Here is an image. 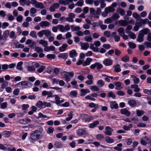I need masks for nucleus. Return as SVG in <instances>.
<instances>
[{
  "mask_svg": "<svg viewBox=\"0 0 151 151\" xmlns=\"http://www.w3.org/2000/svg\"><path fill=\"white\" fill-rule=\"evenodd\" d=\"M84 39L85 41L88 42H92L93 41V38L91 36H86L84 37Z\"/></svg>",
  "mask_w": 151,
  "mask_h": 151,
  "instance_id": "35",
  "label": "nucleus"
},
{
  "mask_svg": "<svg viewBox=\"0 0 151 151\" xmlns=\"http://www.w3.org/2000/svg\"><path fill=\"white\" fill-rule=\"evenodd\" d=\"M103 63L106 66H109L112 64L113 61L110 59L107 58L103 61Z\"/></svg>",
  "mask_w": 151,
  "mask_h": 151,
  "instance_id": "9",
  "label": "nucleus"
},
{
  "mask_svg": "<svg viewBox=\"0 0 151 151\" xmlns=\"http://www.w3.org/2000/svg\"><path fill=\"white\" fill-rule=\"evenodd\" d=\"M104 10H105V11L106 12L108 13L110 12H114L115 10V9L111 6L106 7Z\"/></svg>",
  "mask_w": 151,
  "mask_h": 151,
  "instance_id": "23",
  "label": "nucleus"
},
{
  "mask_svg": "<svg viewBox=\"0 0 151 151\" xmlns=\"http://www.w3.org/2000/svg\"><path fill=\"white\" fill-rule=\"evenodd\" d=\"M54 146L56 148H61L63 147V145L61 142L59 141H56L55 142Z\"/></svg>",
  "mask_w": 151,
  "mask_h": 151,
  "instance_id": "22",
  "label": "nucleus"
},
{
  "mask_svg": "<svg viewBox=\"0 0 151 151\" xmlns=\"http://www.w3.org/2000/svg\"><path fill=\"white\" fill-rule=\"evenodd\" d=\"M122 143H119L116 146L114 147V149L118 151H121L122 150Z\"/></svg>",
  "mask_w": 151,
  "mask_h": 151,
  "instance_id": "33",
  "label": "nucleus"
},
{
  "mask_svg": "<svg viewBox=\"0 0 151 151\" xmlns=\"http://www.w3.org/2000/svg\"><path fill=\"white\" fill-rule=\"evenodd\" d=\"M40 25L42 28L48 27L49 23L47 21H44L41 22L40 24Z\"/></svg>",
  "mask_w": 151,
  "mask_h": 151,
  "instance_id": "20",
  "label": "nucleus"
},
{
  "mask_svg": "<svg viewBox=\"0 0 151 151\" xmlns=\"http://www.w3.org/2000/svg\"><path fill=\"white\" fill-rule=\"evenodd\" d=\"M118 32H119V35L122 36L125 34L124 29L122 28H120L117 29Z\"/></svg>",
  "mask_w": 151,
  "mask_h": 151,
  "instance_id": "57",
  "label": "nucleus"
},
{
  "mask_svg": "<svg viewBox=\"0 0 151 151\" xmlns=\"http://www.w3.org/2000/svg\"><path fill=\"white\" fill-rule=\"evenodd\" d=\"M3 134L5 137H8L10 136L12 133L10 131H5L3 132Z\"/></svg>",
  "mask_w": 151,
  "mask_h": 151,
  "instance_id": "61",
  "label": "nucleus"
},
{
  "mask_svg": "<svg viewBox=\"0 0 151 151\" xmlns=\"http://www.w3.org/2000/svg\"><path fill=\"white\" fill-rule=\"evenodd\" d=\"M116 12L117 13L122 16L124 15L125 14V12L124 10L121 8H118L116 10Z\"/></svg>",
  "mask_w": 151,
  "mask_h": 151,
  "instance_id": "27",
  "label": "nucleus"
},
{
  "mask_svg": "<svg viewBox=\"0 0 151 151\" xmlns=\"http://www.w3.org/2000/svg\"><path fill=\"white\" fill-rule=\"evenodd\" d=\"M83 3L84 1L83 0H79L75 4V5L78 6H81L83 5Z\"/></svg>",
  "mask_w": 151,
  "mask_h": 151,
  "instance_id": "55",
  "label": "nucleus"
},
{
  "mask_svg": "<svg viewBox=\"0 0 151 151\" xmlns=\"http://www.w3.org/2000/svg\"><path fill=\"white\" fill-rule=\"evenodd\" d=\"M136 113L137 115L139 116L144 114V112L142 110H137Z\"/></svg>",
  "mask_w": 151,
  "mask_h": 151,
  "instance_id": "62",
  "label": "nucleus"
},
{
  "mask_svg": "<svg viewBox=\"0 0 151 151\" xmlns=\"http://www.w3.org/2000/svg\"><path fill=\"white\" fill-rule=\"evenodd\" d=\"M68 54L66 53H62L59 54L58 57L59 58H62L66 60L68 58Z\"/></svg>",
  "mask_w": 151,
  "mask_h": 151,
  "instance_id": "38",
  "label": "nucleus"
},
{
  "mask_svg": "<svg viewBox=\"0 0 151 151\" xmlns=\"http://www.w3.org/2000/svg\"><path fill=\"white\" fill-rule=\"evenodd\" d=\"M128 35L132 39H135L136 38V36L135 34L132 32H130L128 33H127Z\"/></svg>",
  "mask_w": 151,
  "mask_h": 151,
  "instance_id": "60",
  "label": "nucleus"
},
{
  "mask_svg": "<svg viewBox=\"0 0 151 151\" xmlns=\"http://www.w3.org/2000/svg\"><path fill=\"white\" fill-rule=\"evenodd\" d=\"M90 88L92 91H99L100 90L98 86H91Z\"/></svg>",
  "mask_w": 151,
  "mask_h": 151,
  "instance_id": "63",
  "label": "nucleus"
},
{
  "mask_svg": "<svg viewBox=\"0 0 151 151\" xmlns=\"http://www.w3.org/2000/svg\"><path fill=\"white\" fill-rule=\"evenodd\" d=\"M110 106L111 109H117L118 108V105L115 101H111L110 103Z\"/></svg>",
  "mask_w": 151,
  "mask_h": 151,
  "instance_id": "17",
  "label": "nucleus"
},
{
  "mask_svg": "<svg viewBox=\"0 0 151 151\" xmlns=\"http://www.w3.org/2000/svg\"><path fill=\"white\" fill-rule=\"evenodd\" d=\"M59 4L67 5L69 4L68 0H60L58 1Z\"/></svg>",
  "mask_w": 151,
  "mask_h": 151,
  "instance_id": "31",
  "label": "nucleus"
},
{
  "mask_svg": "<svg viewBox=\"0 0 151 151\" xmlns=\"http://www.w3.org/2000/svg\"><path fill=\"white\" fill-rule=\"evenodd\" d=\"M20 84L22 86H25L26 88H30L32 85V84L31 83L26 81L20 82L18 84Z\"/></svg>",
  "mask_w": 151,
  "mask_h": 151,
  "instance_id": "7",
  "label": "nucleus"
},
{
  "mask_svg": "<svg viewBox=\"0 0 151 151\" xmlns=\"http://www.w3.org/2000/svg\"><path fill=\"white\" fill-rule=\"evenodd\" d=\"M114 84L116 86L115 89L116 90H121L122 88V83L118 81L114 83Z\"/></svg>",
  "mask_w": 151,
  "mask_h": 151,
  "instance_id": "24",
  "label": "nucleus"
},
{
  "mask_svg": "<svg viewBox=\"0 0 151 151\" xmlns=\"http://www.w3.org/2000/svg\"><path fill=\"white\" fill-rule=\"evenodd\" d=\"M43 102L41 101H38L36 104V106L40 108H43Z\"/></svg>",
  "mask_w": 151,
  "mask_h": 151,
  "instance_id": "42",
  "label": "nucleus"
},
{
  "mask_svg": "<svg viewBox=\"0 0 151 151\" xmlns=\"http://www.w3.org/2000/svg\"><path fill=\"white\" fill-rule=\"evenodd\" d=\"M144 37L143 35L140 33L138 36L137 41L139 42H142L144 40Z\"/></svg>",
  "mask_w": 151,
  "mask_h": 151,
  "instance_id": "34",
  "label": "nucleus"
},
{
  "mask_svg": "<svg viewBox=\"0 0 151 151\" xmlns=\"http://www.w3.org/2000/svg\"><path fill=\"white\" fill-rule=\"evenodd\" d=\"M118 23L120 25L123 26H126L128 24L127 22V21L123 20H119Z\"/></svg>",
  "mask_w": 151,
  "mask_h": 151,
  "instance_id": "32",
  "label": "nucleus"
},
{
  "mask_svg": "<svg viewBox=\"0 0 151 151\" xmlns=\"http://www.w3.org/2000/svg\"><path fill=\"white\" fill-rule=\"evenodd\" d=\"M53 97H55V103L58 105L60 103H63L64 101V100L63 99L60 100V98L57 95H54Z\"/></svg>",
  "mask_w": 151,
  "mask_h": 151,
  "instance_id": "10",
  "label": "nucleus"
},
{
  "mask_svg": "<svg viewBox=\"0 0 151 151\" xmlns=\"http://www.w3.org/2000/svg\"><path fill=\"white\" fill-rule=\"evenodd\" d=\"M43 31L44 35H45L46 37H49L51 35V32L49 30L45 29L43 30Z\"/></svg>",
  "mask_w": 151,
  "mask_h": 151,
  "instance_id": "41",
  "label": "nucleus"
},
{
  "mask_svg": "<svg viewBox=\"0 0 151 151\" xmlns=\"http://www.w3.org/2000/svg\"><path fill=\"white\" fill-rule=\"evenodd\" d=\"M105 140L107 142L109 143H112L114 142V140L109 137H106L105 138Z\"/></svg>",
  "mask_w": 151,
  "mask_h": 151,
  "instance_id": "48",
  "label": "nucleus"
},
{
  "mask_svg": "<svg viewBox=\"0 0 151 151\" xmlns=\"http://www.w3.org/2000/svg\"><path fill=\"white\" fill-rule=\"evenodd\" d=\"M90 68L92 69H94L96 68L97 70H99L102 68L103 66V65L99 62H96L93 64L91 65Z\"/></svg>",
  "mask_w": 151,
  "mask_h": 151,
  "instance_id": "6",
  "label": "nucleus"
},
{
  "mask_svg": "<svg viewBox=\"0 0 151 151\" xmlns=\"http://www.w3.org/2000/svg\"><path fill=\"white\" fill-rule=\"evenodd\" d=\"M68 45L66 44H63L61 47L59 48V50L60 52H64L66 50V48L67 47Z\"/></svg>",
  "mask_w": 151,
  "mask_h": 151,
  "instance_id": "44",
  "label": "nucleus"
},
{
  "mask_svg": "<svg viewBox=\"0 0 151 151\" xmlns=\"http://www.w3.org/2000/svg\"><path fill=\"white\" fill-rule=\"evenodd\" d=\"M80 117L85 122H90L93 119L92 116H89L87 114H81L80 115Z\"/></svg>",
  "mask_w": 151,
  "mask_h": 151,
  "instance_id": "5",
  "label": "nucleus"
},
{
  "mask_svg": "<svg viewBox=\"0 0 151 151\" xmlns=\"http://www.w3.org/2000/svg\"><path fill=\"white\" fill-rule=\"evenodd\" d=\"M8 145L7 144L3 145L1 144H0V149L2 150H7Z\"/></svg>",
  "mask_w": 151,
  "mask_h": 151,
  "instance_id": "59",
  "label": "nucleus"
},
{
  "mask_svg": "<svg viewBox=\"0 0 151 151\" xmlns=\"http://www.w3.org/2000/svg\"><path fill=\"white\" fill-rule=\"evenodd\" d=\"M23 63L22 62H19L18 63L17 66V69L19 70H22V65Z\"/></svg>",
  "mask_w": 151,
  "mask_h": 151,
  "instance_id": "53",
  "label": "nucleus"
},
{
  "mask_svg": "<svg viewBox=\"0 0 151 151\" xmlns=\"http://www.w3.org/2000/svg\"><path fill=\"white\" fill-rule=\"evenodd\" d=\"M97 85L99 87H101L104 85V83L102 80H99L98 81Z\"/></svg>",
  "mask_w": 151,
  "mask_h": 151,
  "instance_id": "49",
  "label": "nucleus"
},
{
  "mask_svg": "<svg viewBox=\"0 0 151 151\" xmlns=\"http://www.w3.org/2000/svg\"><path fill=\"white\" fill-rule=\"evenodd\" d=\"M129 58L127 55H126L125 56L123 57L122 59V60L124 62H127L129 61Z\"/></svg>",
  "mask_w": 151,
  "mask_h": 151,
  "instance_id": "51",
  "label": "nucleus"
},
{
  "mask_svg": "<svg viewBox=\"0 0 151 151\" xmlns=\"http://www.w3.org/2000/svg\"><path fill=\"white\" fill-rule=\"evenodd\" d=\"M143 92L145 93L148 95H151V88L150 90L147 89H144L143 90Z\"/></svg>",
  "mask_w": 151,
  "mask_h": 151,
  "instance_id": "64",
  "label": "nucleus"
},
{
  "mask_svg": "<svg viewBox=\"0 0 151 151\" xmlns=\"http://www.w3.org/2000/svg\"><path fill=\"white\" fill-rule=\"evenodd\" d=\"M31 16L32 17H34L36 16L35 14L37 13V10L34 7L32 8L30 10Z\"/></svg>",
  "mask_w": 151,
  "mask_h": 151,
  "instance_id": "29",
  "label": "nucleus"
},
{
  "mask_svg": "<svg viewBox=\"0 0 151 151\" xmlns=\"http://www.w3.org/2000/svg\"><path fill=\"white\" fill-rule=\"evenodd\" d=\"M114 20L111 17L107 18L104 20V23L106 24H109L112 23L114 22Z\"/></svg>",
  "mask_w": 151,
  "mask_h": 151,
  "instance_id": "37",
  "label": "nucleus"
},
{
  "mask_svg": "<svg viewBox=\"0 0 151 151\" xmlns=\"http://www.w3.org/2000/svg\"><path fill=\"white\" fill-rule=\"evenodd\" d=\"M77 91H71L70 93V96L72 98L75 97L77 95Z\"/></svg>",
  "mask_w": 151,
  "mask_h": 151,
  "instance_id": "43",
  "label": "nucleus"
},
{
  "mask_svg": "<svg viewBox=\"0 0 151 151\" xmlns=\"http://www.w3.org/2000/svg\"><path fill=\"white\" fill-rule=\"evenodd\" d=\"M7 150H8L9 151H16V149L15 147L8 145L7 147Z\"/></svg>",
  "mask_w": 151,
  "mask_h": 151,
  "instance_id": "52",
  "label": "nucleus"
},
{
  "mask_svg": "<svg viewBox=\"0 0 151 151\" xmlns=\"http://www.w3.org/2000/svg\"><path fill=\"white\" fill-rule=\"evenodd\" d=\"M27 70L29 71L33 72L35 71V68L34 66H29L27 68Z\"/></svg>",
  "mask_w": 151,
  "mask_h": 151,
  "instance_id": "54",
  "label": "nucleus"
},
{
  "mask_svg": "<svg viewBox=\"0 0 151 151\" xmlns=\"http://www.w3.org/2000/svg\"><path fill=\"white\" fill-rule=\"evenodd\" d=\"M35 7L37 8H39L40 9H43L44 8L45 6L42 3L37 2Z\"/></svg>",
  "mask_w": 151,
  "mask_h": 151,
  "instance_id": "28",
  "label": "nucleus"
},
{
  "mask_svg": "<svg viewBox=\"0 0 151 151\" xmlns=\"http://www.w3.org/2000/svg\"><path fill=\"white\" fill-rule=\"evenodd\" d=\"M121 113L123 114L126 115L127 116H129L131 114L130 112L126 108L122 109L121 111Z\"/></svg>",
  "mask_w": 151,
  "mask_h": 151,
  "instance_id": "15",
  "label": "nucleus"
},
{
  "mask_svg": "<svg viewBox=\"0 0 151 151\" xmlns=\"http://www.w3.org/2000/svg\"><path fill=\"white\" fill-rule=\"evenodd\" d=\"M121 71V69L119 64L116 65L114 67V71L116 72H119Z\"/></svg>",
  "mask_w": 151,
  "mask_h": 151,
  "instance_id": "36",
  "label": "nucleus"
},
{
  "mask_svg": "<svg viewBox=\"0 0 151 151\" xmlns=\"http://www.w3.org/2000/svg\"><path fill=\"white\" fill-rule=\"evenodd\" d=\"M73 76L74 74L73 72H64L61 73L62 76L65 79L67 82L69 81L70 79L73 77Z\"/></svg>",
  "mask_w": 151,
  "mask_h": 151,
  "instance_id": "3",
  "label": "nucleus"
},
{
  "mask_svg": "<svg viewBox=\"0 0 151 151\" xmlns=\"http://www.w3.org/2000/svg\"><path fill=\"white\" fill-rule=\"evenodd\" d=\"M57 27L60 31L62 32H66L70 29V27L68 25H66L65 26L61 25H58Z\"/></svg>",
  "mask_w": 151,
  "mask_h": 151,
  "instance_id": "4",
  "label": "nucleus"
},
{
  "mask_svg": "<svg viewBox=\"0 0 151 151\" xmlns=\"http://www.w3.org/2000/svg\"><path fill=\"white\" fill-rule=\"evenodd\" d=\"M40 44L42 45L43 47H45L47 46L48 44L47 41L43 40H41L39 41Z\"/></svg>",
  "mask_w": 151,
  "mask_h": 151,
  "instance_id": "40",
  "label": "nucleus"
},
{
  "mask_svg": "<svg viewBox=\"0 0 151 151\" xmlns=\"http://www.w3.org/2000/svg\"><path fill=\"white\" fill-rule=\"evenodd\" d=\"M44 134V129L40 127L38 129L32 132L29 138L31 143H34L37 140L42 138Z\"/></svg>",
  "mask_w": 151,
  "mask_h": 151,
  "instance_id": "1",
  "label": "nucleus"
},
{
  "mask_svg": "<svg viewBox=\"0 0 151 151\" xmlns=\"http://www.w3.org/2000/svg\"><path fill=\"white\" fill-rule=\"evenodd\" d=\"M9 34V31L8 30H5L3 33L2 38H3L6 39L8 36Z\"/></svg>",
  "mask_w": 151,
  "mask_h": 151,
  "instance_id": "50",
  "label": "nucleus"
},
{
  "mask_svg": "<svg viewBox=\"0 0 151 151\" xmlns=\"http://www.w3.org/2000/svg\"><path fill=\"white\" fill-rule=\"evenodd\" d=\"M131 88L134 89V91L135 92H138L140 91V89L137 84H133L131 86Z\"/></svg>",
  "mask_w": 151,
  "mask_h": 151,
  "instance_id": "25",
  "label": "nucleus"
},
{
  "mask_svg": "<svg viewBox=\"0 0 151 151\" xmlns=\"http://www.w3.org/2000/svg\"><path fill=\"white\" fill-rule=\"evenodd\" d=\"M81 49L85 50H87L89 47V44L87 42L81 43Z\"/></svg>",
  "mask_w": 151,
  "mask_h": 151,
  "instance_id": "13",
  "label": "nucleus"
},
{
  "mask_svg": "<svg viewBox=\"0 0 151 151\" xmlns=\"http://www.w3.org/2000/svg\"><path fill=\"white\" fill-rule=\"evenodd\" d=\"M128 44L129 48L131 49H134L136 47V45L133 42H129Z\"/></svg>",
  "mask_w": 151,
  "mask_h": 151,
  "instance_id": "58",
  "label": "nucleus"
},
{
  "mask_svg": "<svg viewBox=\"0 0 151 151\" xmlns=\"http://www.w3.org/2000/svg\"><path fill=\"white\" fill-rule=\"evenodd\" d=\"M76 132L77 135L80 137L83 134H85L86 133V131L85 129H80L77 130Z\"/></svg>",
  "mask_w": 151,
  "mask_h": 151,
  "instance_id": "12",
  "label": "nucleus"
},
{
  "mask_svg": "<svg viewBox=\"0 0 151 151\" xmlns=\"http://www.w3.org/2000/svg\"><path fill=\"white\" fill-rule=\"evenodd\" d=\"M77 53L76 51L73 50L71 51L70 52V57L73 58L77 56Z\"/></svg>",
  "mask_w": 151,
  "mask_h": 151,
  "instance_id": "30",
  "label": "nucleus"
},
{
  "mask_svg": "<svg viewBox=\"0 0 151 151\" xmlns=\"http://www.w3.org/2000/svg\"><path fill=\"white\" fill-rule=\"evenodd\" d=\"M90 92V90L88 89H82L81 90V96H84L86 93H89Z\"/></svg>",
  "mask_w": 151,
  "mask_h": 151,
  "instance_id": "19",
  "label": "nucleus"
},
{
  "mask_svg": "<svg viewBox=\"0 0 151 151\" xmlns=\"http://www.w3.org/2000/svg\"><path fill=\"white\" fill-rule=\"evenodd\" d=\"M113 131V129L110 127L107 126L105 128V131L104 133L108 135L111 136L112 134V132Z\"/></svg>",
  "mask_w": 151,
  "mask_h": 151,
  "instance_id": "11",
  "label": "nucleus"
},
{
  "mask_svg": "<svg viewBox=\"0 0 151 151\" xmlns=\"http://www.w3.org/2000/svg\"><path fill=\"white\" fill-rule=\"evenodd\" d=\"M99 123V121H96L93 122L89 124V127L90 128H93Z\"/></svg>",
  "mask_w": 151,
  "mask_h": 151,
  "instance_id": "26",
  "label": "nucleus"
},
{
  "mask_svg": "<svg viewBox=\"0 0 151 151\" xmlns=\"http://www.w3.org/2000/svg\"><path fill=\"white\" fill-rule=\"evenodd\" d=\"M133 127V125L132 124H129L128 126L126 125H124L123 127V128L124 130L126 131L129 130L131 128H132Z\"/></svg>",
  "mask_w": 151,
  "mask_h": 151,
  "instance_id": "39",
  "label": "nucleus"
},
{
  "mask_svg": "<svg viewBox=\"0 0 151 151\" xmlns=\"http://www.w3.org/2000/svg\"><path fill=\"white\" fill-rule=\"evenodd\" d=\"M128 104L131 107H134L137 105L136 101L133 99H130L128 101Z\"/></svg>",
  "mask_w": 151,
  "mask_h": 151,
  "instance_id": "14",
  "label": "nucleus"
},
{
  "mask_svg": "<svg viewBox=\"0 0 151 151\" xmlns=\"http://www.w3.org/2000/svg\"><path fill=\"white\" fill-rule=\"evenodd\" d=\"M92 61V59L90 58H87L86 60L83 61V66H86L90 64V63Z\"/></svg>",
  "mask_w": 151,
  "mask_h": 151,
  "instance_id": "16",
  "label": "nucleus"
},
{
  "mask_svg": "<svg viewBox=\"0 0 151 151\" xmlns=\"http://www.w3.org/2000/svg\"><path fill=\"white\" fill-rule=\"evenodd\" d=\"M101 45L100 41H95L93 44H91L90 45V49L95 52H99V49L98 47H99Z\"/></svg>",
  "mask_w": 151,
  "mask_h": 151,
  "instance_id": "2",
  "label": "nucleus"
},
{
  "mask_svg": "<svg viewBox=\"0 0 151 151\" xmlns=\"http://www.w3.org/2000/svg\"><path fill=\"white\" fill-rule=\"evenodd\" d=\"M96 137L97 139L100 140H102L104 139V136L103 134H98L96 135Z\"/></svg>",
  "mask_w": 151,
  "mask_h": 151,
  "instance_id": "47",
  "label": "nucleus"
},
{
  "mask_svg": "<svg viewBox=\"0 0 151 151\" xmlns=\"http://www.w3.org/2000/svg\"><path fill=\"white\" fill-rule=\"evenodd\" d=\"M100 4V7L101 8H104L106 6V4L105 3V0H99Z\"/></svg>",
  "mask_w": 151,
  "mask_h": 151,
  "instance_id": "56",
  "label": "nucleus"
},
{
  "mask_svg": "<svg viewBox=\"0 0 151 151\" xmlns=\"http://www.w3.org/2000/svg\"><path fill=\"white\" fill-rule=\"evenodd\" d=\"M131 76L132 78L134 83L137 84H138L139 82V79L138 78L133 75H131Z\"/></svg>",
  "mask_w": 151,
  "mask_h": 151,
  "instance_id": "45",
  "label": "nucleus"
},
{
  "mask_svg": "<svg viewBox=\"0 0 151 151\" xmlns=\"http://www.w3.org/2000/svg\"><path fill=\"white\" fill-rule=\"evenodd\" d=\"M150 32V30L147 28H144L140 31V33L141 34L145 35H146L149 33Z\"/></svg>",
  "mask_w": 151,
  "mask_h": 151,
  "instance_id": "18",
  "label": "nucleus"
},
{
  "mask_svg": "<svg viewBox=\"0 0 151 151\" xmlns=\"http://www.w3.org/2000/svg\"><path fill=\"white\" fill-rule=\"evenodd\" d=\"M111 17L114 21L119 19L120 17L119 14L116 13H114L111 16Z\"/></svg>",
  "mask_w": 151,
  "mask_h": 151,
  "instance_id": "46",
  "label": "nucleus"
},
{
  "mask_svg": "<svg viewBox=\"0 0 151 151\" xmlns=\"http://www.w3.org/2000/svg\"><path fill=\"white\" fill-rule=\"evenodd\" d=\"M141 144L144 146H145L147 144L150 142V139L146 137H144L140 140Z\"/></svg>",
  "mask_w": 151,
  "mask_h": 151,
  "instance_id": "8",
  "label": "nucleus"
},
{
  "mask_svg": "<svg viewBox=\"0 0 151 151\" xmlns=\"http://www.w3.org/2000/svg\"><path fill=\"white\" fill-rule=\"evenodd\" d=\"M38 118H42V119H45L46 120H47L50 119V117L49 116L44 115L41 113H39L38 114Z\"/></svg>",
  "mask_w": 151,
  "mask_h": 151,
  "instance_id": "21",
  "label": "nucleus"
}]
</instances>
